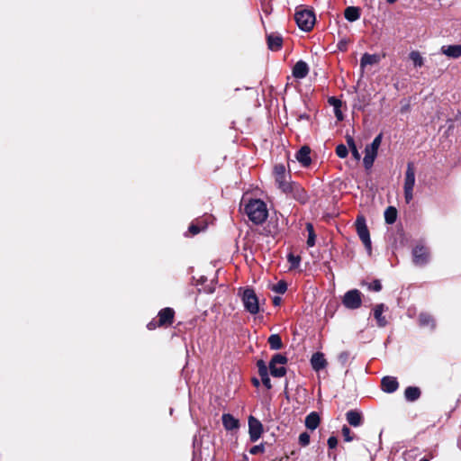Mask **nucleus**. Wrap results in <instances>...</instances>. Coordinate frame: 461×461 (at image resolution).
I'll use <instances>...</instances> for the list:
<instances>
[{
	"mask_svg": "<svg viewBox=\"0 0 461 461\" xmlns=\"http://www.w3.org/2000/svg\"><path fill=\"white\" fill-rule=\"evenodd\" d=\"M405 399L409 402H414L420 396V390L416 386H409L404 391Z\"/></svg>",
	"mask_w": 461,
	"mask_h": 461,
	"instance_id": "28",
	"label": "nucleus"
},
{
	"mask_svg": "<svg viewBox=\"0 0 461 461\" xmlns=\"http://www.w3.org/2000/svg\"><path fill=\"white\" fill-rule=\"evenodd\" d=\"M416 183V170L413 162H408L403 180V194L406 203H410L414 197L413 190Z\"/></svg>",
	"mask_w": 461,
	"mask_h": 461,
	"instance_id": "2",
	"label": "nucleus"
},
{
	"mask_svg": "<svg viewBox=\"0 0 461 461\" xmlns=\"http://www.w3.org/2000/svg\"><path fill=\"white\" fill-rule=\"evenodd\" d=\"M380 56L377 54L365 53L360 60L361 68H365L368 65H375L379 63Z\"/></svg>",
	"mask_w": 461,
	"mask_h": 461,
	"instance_id": "26",
	"label": "nucleus"
},
{
	"mask_svg": "<svg viewBox=\"0 0 461 461\" xmlns=\"http://www.w3.org/2000/svg\"><path fill=\"white\" fill-rule=\"evenodd\" d=\"M258 368V374L261 377V381L267 389H271L272 384L268 375L267 367L263 360H258L257 363Z\"/></svg>",
	"mask_w": 461,
	"mask_h": 461,
	"instance_id": "16",
	"label": "nucleus"
},
{
	"mask_svg": "<svg viewBox=\"0 0 461 461\" xmlns=\"http://www.w3.org/2000/svg\"><path fill=\"white\" fill-rule=\"evenodd\" d=\"M396 218H397V210L393 206H389L384 212V220H385L386 223H388V224L394 223L396 221Z\"/></svg>",
	"mask_w": 461,
	"mask_h": 461,
	"instance_id": "32",
	"label": "nucleus"
},
{
	"mask_svg": "<svg viewBox=\"0 0 461 461\" xmlns=\"http://www.w3.org/2000/svg\"><path fill=\"white\" fill-rule=\"evenodd\" d=\"M242 302L245 309L251 314H257L259 312L258 299L255 292L247 288L242 294Z\"/></svg>",
	"mask_w": 461,
	"mask_h": 461,
	"instance_id": "8",
	"label": "nucleus"
},
{
	"mask_svg": "<svg viewBox=\"0 0 461 461\" xmlns=\"http://www.w3.org/2000/svg\"><path fill=\"white\" fill-rule=\"evenodd\" d=\"M418 322L420 327L430 330H434L437 326L435 318L428 312H420L418 316Z\"/></svg>",
	"mask_w": 461,
	"mask_h": 461,
	"instance_id": "13",
	"label": "nucleus"
},
{
	"mask_svg": "<svg viewBox=\"0 0 461 461\" xmlns=\"http://www.w3.org/2000/svg\"><path fill=\"white\" fill-rule=\"evenodd\" d=\"M413 262L417 266H424L429 260L428 248L422 244H417L412 249Z\"/></svg>",
	"mask_w": 461,
	"mask_h": 461,
	"instance_id": "10",
	"label": "nucleus"
},
{
	"mask_svg": "<svg viewBox=\"0 0 461 461\" xmlns=\"http://www.w3.org/2000/svg\"><path fill=\"white\" fill-rule=\"evenodd\" d=\"M287 363V357L281 354L273 356L269 363L270 374L274 377H282L286 374L285 365Z\"/></svg>",
	"mask_w": 461,
	"mask_h": 461,
	"instance_id": "7",
	"label": "nucleus"
},
{
	"mask_svg": "<svg viewBox=\"0 0 461 461\" xmlns=\"http://www.w3.org/2000/svg\"><path fill=\"white\" fill-rule=\"evenodd\" d=\"M285 194L291 195L294 199L298 201L300 203H306L308 201V194L304 188L295 183H288L286 185H284V187L281 189Z\"/></svg>",
	"mask_w": 461,
	"mask_h": 461,
	"instance_id": "5",
	"label": "nucleus"
},
{
	"mask_svg": "<svg viewBox=\"0 0 461 461\" xmlns=\"http://www.w3.org/2000/svg\"><path fill=\"white\" fill-rule=\"evenodd\" d=\"M368 288L375 292H379L382 289V285L379 280H374L372 283L368 285Z\"/></svg>",
	"mask_w": 461,
	"mask_h": 461,
	"instance_id": "41",
	"label": "nucleus"
},
{
	"mask_svg": "<svg viewBox=\"0 0 461 461\" xmlns=\"http://www.w3.org/2000/svg\"><path fill=\"white\" fill-rule=\"evenodd\" d=\"M252 383H253V384L255 386H258L259 385V381L257 378H253Z\"/></svg>",
	"mask_w": 461,
	"mask_h": 461,
	"instance_id": "49",
	"label": "nucleus"
},
{
	"mask_svg": "<svg viewBox=\"0 0 461 461\" xmlns=\"http://www.w3.org/2000/svg\"><path fill=\"white\" fill-rule=\"evenodd\" d=\"M357 231L359 236V239L363 242L368 255L372 252V243L370 239L369 230L366 224V220L363 216H359L356 221Z\"/></svg>",
	"mask_w": 461,
	"mask_h": 461,
	"instance_id": "6",
	"label": "nucleus"
},
{
	"mask_svg": "<svg viewBox=\"0 0 461 461\" xmlns=\"http://www.w3.org/2000/svg\"><path fill=\"white\" fill-rule=\"evenodd\" d=\"M420 461H429V459H428V458H426V457H423V458H421Z\"/></svg>",
	"mask_w": 461,
	"mask_h": 461,
	"instance_id": "51",
	"label": "nucleus"
},
{
	"mask_svg": "<svg viewBox=\"0 0 461 461\" xmlns=\"http://www.w3.org/2000/svg\"><path fill=\"white\" fill-rule=\"evenodd\" d=\"M282 43L283 40L280 35L272 33L267 36V45L271 50L276 51L280 50Z\"/></svg>",
	"mask_w": 461,
	"mask_h": 461,
	"instance_id": "24",
	"label": "nucleus"
},
{
	"mask_svg": "<svg viewBox=\"0 0 461 461\" xmlns=\"http://www.w3.org/2000/svg\"><path fill=\"white\" fill-rule=\"evenodd\" d=\"M441 53L449 58L458 59L461 57V45H444L441 47Z\"/></svg>",
	"mask_w": 461,
	"mask_h": 461,
	"instance_id": "20",
	"label": "nucleus"
},
{
	"mask_svg": "<svg viewBox=\"0 0 461 461\" xmlns=\"http://www.w3.org/2000/svg\"><path fill=\"white\" fill-rule=\"evenodd\" d=\"M336 154L339 158H344L348 154V149L344 144H339L336 148Z\"/></svg>",
	"mask_w": 461,
	"mask_h": 461,
	"instance_id": "36",
	"label": "nucleus"
},
{
	"mask_svg": "<svg viewBox=\"0 0 461 461\" xmlns=\"http://www.w3.org/2000/svg\"><path fill=\"white\" fill-rule=\"evenodd\" d=\"M281 301H282V299L279 296H276L273 299V303H274V305L278 306V305H280Z\"/></svg>",
	"mask_w": 461,
	"mask_h": 461,
	"instance_id": "48",
	"label": "nucleus"
},
{
	"mask_svg": "<svg viewBox=\"0 0 461 461\" xmlns=\"http://www.w3.org/2000/svg\"><path fill=\"white\" fill-rule=\"evenodd\" d=\"M386 1H387V3H389V4H393V3H395L397 0H386Z\"/></svg>",
	"mask_w": 461,
	"mask_h": 461,
	"instance_id": "50",
	"label": "nucleus"
},
{
	"mask_svg": "<svg viewBox=\"0 0 461 461\" xmlns=\"http://www.w3.org/2000/svg\"><path fill=\"white\" fill-rule=\"evenodd\" d=\"M249 219L255 224H262L268 216L267 204L260 199H252L244 209Z\"/></svg>",
	"mask_w": 461,
	"mask_h": 461,
	"instance_id": "1",
	"label": "nucleus"
},
{
	"mask_svg": "<svg viewBox=\"0 0 461 461\" xmlns=\"http://www.w3.org/2000/svg\"><path fill=\"white\" fill-rule=\"evenodd\" d=\"M329 103L331 105H333L334 108H340V106H341V102L339 99L335 98V97H330L329 99Z\"/></svg>",
	"mask_w": 461,
	"mask_h": 461,
	"instance_id": "44",
	"label": "nucleus"
},
{
	"mask_svg": "<svg viewBox=\"0 0 461 461\" xmlns=\"http://www.w3.org/2000/svg\"><path fill=\"white\" fill-rule=\"evenodd\" d=\"M306 230L308 231L307 245L309 247H313L315 245V233L312 224L310 222L306 223Z\"/></svg>",
	"mask_w": 461,
	"mask_h": 461,
	"instance_id": "34",
	"label": "nucleus"
},
{
	"mask_svg": "<svg viewBox=\"0 0 461 461\" xmlns=\"http://www.w3.org/2000/svg\"><path fill=\"white\" fill-rule=\"evenodd\" d=\"M287 259H288L289 263L291 264L292 267H297L301 261V258L299 256H294L293 254H289L287 256Z\"/></svg>",
	"mask_w": 461,
	"mask_h": 461,
	"instance_id": "38",
	"label": "nucleus"
},
{
	"mask_svg": "<svg viewBox=\"0 0 461 461\" xmlns=\"http://www.w3.org/2000/svg\"><path fill=\"white\" fill-rule=\"evenodd\" d=\"M264 452H265V446H264V444H259V445L253 446L249 449V453L251 455L262 454Z\"/></svg>",
	"mask_w": 461,
	"mask_h": 461,
	"instance_id": "39",
	"label": "nucleus"
},
{
	"mask_svg": "<svg viewBox=\"0 0 461 461\" xmlns=\"http://www.w3.org/2000/svg\"><path fill=\"white\" fill-rule=\"evenodd\" d=\"M335 115L339 121L343 120V115L340 111V108H334Z\"/></svg>",
	"mask_w": 461,
	"mask_h": 461,
	"instance_id": "47",
	"label": "nucleus"
},
{
	"mask_svg": "<svg viewBox=\"0 0 461 461\" xmlns=\"http://www.w3.org/2000/svg\"><path fill=\"white\" fill-rule=\"evenodd\" d=\"M342 303L348 309H358L362 304L361 293L357 289L348 291L343 296Z\"/></svg>",
	"mask_w": 461,
	"mask_h": 461,
	"instance_id": "9",
	"label": "nucleus"
},
{
	"mask_svg": "<svg viewBox=\"0 0 461 461\" xmlns=\"http://www.w3.org/2000/svg\"><path fill=\"white\" fill-rule=\"evenodd\" d=\"M263 433L262 423L253 416L249 417V434L252 442L258 441Z\"/></svg>",
	"mask_w": 461,
	"mask_h": 461,
	"instance_id": "11",
	"label": "nucleus"
},
{
	"mask_svg": "<svg viewBox=\"0 0 461 461\" xmlns=\"http://www.w3.org/2000/svg\"><path fill=\"white\" fill-rule=\"evenodd\" d=\"M382 389L384 392L392 393L398 389L399 384L393 376H384L381 381Z\"/></svg>",
	"mask_w": 461,
	"mask_h": 461,
	"instance_id": "17",
	"label": "nucleus"
},
{
	"mask_svg": "<svg viewBox=\"0 0 461 461\" xmlns=\"http://www.w3.org/2000/svg\"><path fill=\"white\" fill-rule=\"evenodd\" d=\"M310 443V435L307 432H303L299 436V444L303 447L308 446Z\"/></svg>",
	"mask_w": 461,
	"mask_h": 461,
	"instance_id": "37",
	"label": "nucleus"
},
{
	"mask_svg": "<svg viewBox=\"0 0 461 461\" xmlns=\"http://www.w3.org/2000/svg\"><path fill=\"white\" fill-rule=\"evenodd\" d=\"M175 312L172 308L167 307L159 311L158 317V325L167 326L171 325L174 321Z\"/></svg>",
	"mask_w": 461,
	"mask_h": 461,
	"instance_id": "14",
	"label": "nucleus"
},
{
	"mask_svg": "<svg viewBox=\"0 0 461 461\" xmlns=\"http://www.w3.org/2000/svg\"><path fill=\"white\" fill-rule=\"evenodd\" d=\"M311 149L307 146L302 147L296 153V159L303 166L308 167L311 162V157H310Z\"/></svg>",
	"mask_w": 461,
	"mask_h": 461,
	"instance_id": "19",
	"label": "nucleus"
},
{
	"mask_svg": "<svg viewBox=\"0 0 461 461\" xmlns=\"http://www.w3.org/2000/svg\"><path fill=\"white\" fill-rule=\"evenodd\" d=\"M346 419L349 425L358 427L363 423V418L360 412L351 410L346 413Z\"/></svg>",
	"mask_w": 461,
	"mask_h": 461,
	"instance_id": "22",
	"label": "nucleus"
},
{
	"mask_svg": "<svg viewBox=\"0 0 461 461\" xmlns=\"http://www.w3.org/2000/svg\"><path fill=\"white\" fill-rule=\"evenodd\" d=\"M342 435L344 437V439L348 442H350L352 441L353 439V437L351 436V430L347 426H343L342 428Z\"/></svg>",
	"mask_w": 461,
	"mask_h": 461,
	"instance_id": "40",
	"label": "nucleus"
},
{
	"mask_svg": "<svg viewBox=\"0 0 461 461\" xmlns=\"http://www.w3.org/2000/svg\"><path fill=\"white\" fill-rule=\"evenodd\" d=\"M267 342L271 349L277 350L283 347L281 337L278 334H272Z\"/></svg>",
	"mask_w": 461,
	"mask_h": 461,
	"instance_id": "31",
	"label": "nucleus"
},
{
	"mask_svg": "<svg viewBox=\"0 0 461 461\" xmlns=\"http://www.w3.org/2000/svg\"><path fill=\"white\" fill-rule=\"evenodd\" d=\"M344 15L348 22H355L360 17V10L355 6H348L345 9Z\"/></svg>",
	"mask_w": 461,
	"mask_h": 461,
	"instance_id": "29",
	"label": "nucleus"
},
{
	"mask_svg": "<svg viewBox=\"0 0 461 461\" xmlns=\"http://www.w3.org/2000/svg\"><path fill=\"white\" fill-rule=\"evenodd\" d=\"M311 364L315 371H320L326 366L327 361L322 353L316 352L312 356Z\"/></svg>",
	"mask_w": 461,
	"mask_h": 461,
	"instance_id": "21",
	"label": "nucleus"
},
{
	"mask_svg": "<svg viewBox=\"0 0 461 461\" xmlns=\"http://www.w3.org/2000/svg\"><path fill=\"white\" fill-rule=\"evenodd\" d=\"M207 227L206 220L204 219H199L195 221L192 222L188 228V231L192 235H196L202 230H204Z\"/></svg>",
	"mask_w": 461,
	"mask_h": 461,
	"instance_id": "27",
	"label": "nucleus"
},
{
	"mask_svg": "<svg viewBox=\"0 0 461 461\" xmlns=\"http://www.w3.org/2000/svg\"><path fill=\"white\" fill-rule=\"evenodd\" d=\"M309 73V67L306 62L300 60L295 63L293 68V76L295 78H304Z\"/></svg>",
	"mask_w": 461,
	"mask_h": 461,
	"instance_id": "18",
	"label": "nucleus"
},
{
	"mask_svg": "<svg viewBox=\"0 0 461 461\" xmlns=\"http://www.w3.org/2000/svg\"><path fill=\"white\" fill-rule=\"evenodd\" d=\"M348 358V352H342L339 354V359L342 362V363H345L347 361V359Z\"/></svg>",
	"mask_w": 461,
	"mask_h": 461,
	"instance_id": "46",
	"label": "nucleus"
},
{
	"mask_svg": "<svg viewBox=\"0 0 461 461\" xmlns=\"http://www.w3.org/2000/svg\"><path fill=\"white\" fill-rule=\"evenodd\" d=\"M160 325H158V320L156 321V320H152L151 321H149L148 324H147V328L149 330H154L156 329L157 327H159Z\"/></svg>",
	"mask_w": 461,
	"mask_h": 461,
	"instance_id": "45",
	"label": "nucleus"
},
{
	"mask_svg": "<svg viewBox=\"0 0 461 461\" xmlns=\"http://www.w3.org/2000/svg\"><path fill=\"white\" fill-rule=\"evenodd\" d=\"M338 48L341 51H346L348 48V41L345 39L340 40L338 43Z\"/></svg>",
	"mask_w": 461,
	"mask_h": 461,
	"instance_id": "43",
	"label": "nucleus"
},
{
	"mask_svg": "<svg viewBox=\"0 0 461 461\" xmlns=\"http://www.w3.org/2000/svg\"><path fill=\"white\" fill-rule=\"evenodd\" d=\"M286 290H287V285L283 280L277 282L276 284L273 285V286H272V291H274L276 294H285Z\"/></svg>",
	"mask_w": 461,
	"mask_h": 461,
	"instance_id": "35",
	"label": "nucleus"
},
{
	"mask_svg": "<svg viewBox=\"0 0 461 461\" xmlns=\"http://www.w3.org/2000/svg\"><path fill=\"white\" fill-rule=\"evenodd\" d=\"M294 19L298 27L304 32H310L315 23L314 13L308 9L297 10Z\"/></svg>",
	"mask_w": 461,
	"mask_h": 461,
	"instance_id": "3",
	"label": "nucleus"
},
{
	"mask_svg": "<svg viewBox=\"0 0 461 461\" xmlns=\"http://www.w3.org/2000/svg\"><path fill=\"white\" fill-rule=\"evenodd\" d=\"M222 424L227 430H233L239 428V420L234 418L231 414L224 413L221 417Z\"/></svg>",
	"mask_w": 461,
	"mask_h": 461,
	"instance_id": "23",
	"label": "nucleus"
},
{
	"mask_svg": "<svg viewBox=\"0 0 461 461\" xmlns=\"http://www.w3.org/2000/svg\"><path fill=\"white\" fill-rule=\"evenodd\" d=\"M383 139L382 133L378 134L372 141L371 144L367 145L365 149V157L363 158L364 167L366 169L372 167L374 161L377 156L378 149L381 145Z\"/></svg>",
	"mask_w": 461,
	"mask_h": 461,
	"instance_id": "4",
	"label": "nucleus"
},
{
	"mask_svg": "<svg viewBox=\"0 0 461 461\" xmlns=\"http://www.w3.org/2000/svg\"><path fill=\"white\" fill-rule=\"evenodd\" d=\"M327 443H328L329 447L332 449V448H335L337 447L338 439H337L336 437L331 436V437H330L328 438V442Z\"/></svg>",
	"mask_w": 461,
	"mask_h": 461,
	"instance_id": "42",
	"label": "nucleus"
},
{
	"mask_svg": "<svg viewBox=\"0 0 461 461\" xmlns=\"http://www.w3.org/2000/svg\"><path fill=\"white\" fill-rule=\"evenodd\" d=\"M388 310V307L384 303H378L373 308V315L376 321V324L380 328H384L387 325V320L384 316V312Z\"/></svg>",
	"mask_w": 461,
	"mask_h": 461,
	"instance_id": "12",
	"label": "nucleus"
},
{
	"mask_svg": "<svg viewBox=\"0 0 461 461\" xmlns=\"http://www.w3.org/2000/svg\"><path fill=\"white\" fill-rule=\"evenodd\" d=\"M347 143L348 146V149H350L352 156L355 159L359 160L361 158V155L356 146L355 140L352 137L348 136L347 137Z\"/></svg>",
	"mask_w": 461,
	"mask_h": 461,
	"instance_id": "33",
	"label": "nucleus"
},
{
	"mask_svg": "<svg viewBox=\"0 0 461 461\" xmlns=\"http://www.w3.org/2000/svg\"><path fill=\"white\" fill-rule=\"evenodd\" d=\"M410 59L415 68H421L424 65V59L417 50H412L409 54Z\"/></svg>",
	"mask_w": 461,
	"mask_h": 461,
	"instance_id": "30",
	"label": "nucleus"
},
{
	"mask_svg": "<svg viewBox=\"0 0 461 461\" xmlns=\"http://www.w3.org/2000/svg\"><path fill=\"white\" fill-rule=\"evenodd\" d=\"M274 176L278 187L282 189L289 182L285 181V167L283 164H277L274 167Z\"/></svg>",
	"mask_w": 461,
	"mask_h": 461,
	"instance_id": "15",
	"label": "nucleus"
},
{
	"mask_svg": "<svg viewBox=\"0 0 461 461\" xmlns=\"http://www.w3.org/2000/svg\"><path fill=\"white\" fill-rule=\"evenodd\" d=\"M321 419L317 412L312 411L310 414H308L305 418V426L307 429L311 430H314L318 428L320 424Z\"/></svg>",
	"mask_w": 461,
	"mask_h": 461,
	"instance_id": "25",
	"label": "nucleus"
}]
</instances>
